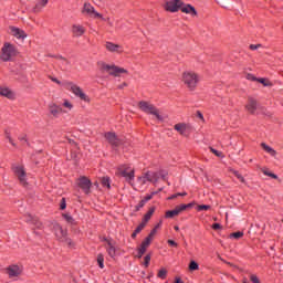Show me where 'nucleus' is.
I'll use <instances>...</instances> for the list:
<instances>
[{"label": "nucleus", "instance_id": "1", "mask_svg": "<svg viewBox=\"0 0 283 283\" xmlns=\"http://www.w3.org/2000/svg\"><path fill=\"white\" fill-rule=\"evenodd\" d=\"M167 176H169V172L166 170H159L158 172L156 171H147L144 174V177H139L138 180L142 182V185H145V182H153V185H156L158 180H165L167 181Z\"/></svg>", "mask_w": 283, "mask_h": 283}, {"label": "nucleus", "instance_id": "2", "mask_svg": "<svg viewBox=\"0 0 283 283\" xmlns=\"http://www.w3.org/2000/svg\"><path fill=\"white\" fill-rule=\"evenodd\" d=\"M97 65L101 72H106L107 74H109V76H120L122 74H127V70L115 64L98 62Z\"/></svg>", "mask_w": 283, "mask_h": 283}, {"label": "nucleus", "instance_id": "3", "mask_svg": "<svg viewBox=\"0 0 283 283\" xmlns=\"http://www.w3.org/2000/svg\"><path fill=\"white\" fill-rule=\"evenodd\" d=\"M182 82L189 90H196V86L200 82V76L195 72H186L182 74Z\"/></svg>", "mask_w": 283, "mask_h": 283}, {"label": "nucleus", "instance_id": "4", "mask_svg": "<svg viewBox=\"0 0 283 283\" xmlns=\"http://www.w3.org/2000/svg\"><path fill=\"white\" fill-rule=\"evenodd\" d=\"M138 107H139V109H142V112H145V114H151L153 116H155L157 118V120H163V116H160L158 108H156V106H154V104L142 101V102H139Z\"/></svg>", "mask_w": 283, "mask_h": 283}, {"label": "nucleus", "instance_id": "5", "mask_svg": "<svg viewBox=\"0 0 283 283\" xmlns=\"http://www.w3.org/2000/svg\"><path fill=\"white\" fill-rule=\"evenodd\" d=\"M53 231H54L55 238H57V240H61V242H66V244L69 247H72V239H67V231L63 230L61 224L54 223Z\"/></svg>", "mask_w": 283, "mask_h": 283}, {"label": "nucleus", "instance_id": "6", "mask_svg": "<svg viewBox=\"0 0 283 283\" xmlns=\"http://www.w3.org/2000/svg\"><path fill=\"white\" fill-rule=\"evenodd\" d=\"M17 49H14V45L10 43H4V45L1 49L0 57L2 61H10L12 56H15Z\"/></svg>", "mask_w": 283, "mask_h": 283}, {"label": "nucleus", "instance_id": "7", "mask_svg": "<svg viewBox=\"0 0 283 283\" xmlns=\"http://www.w3.org/2000/svg\"><path fill=\"white\" fill-rule=\"evenodd\" d=\"M67 85L70 87V91L74 94V96H77V98H81V101H85V103L90 101V97H87V95L83 93V90L78 85L72 82H69Z\"/></svg>", "mask_w": 283, "mask_h": 283}, {"label": "nucleus", "instance_id": "8", "mask_svg": "<svg viewBox=\"0 0 283 283\" xmlns=\"http://www.w3.org/2000/svg\"><path fill=\"white\" fill-rule=\"evenodd\" d=\"M182 6V0H167L165 1L164 8L167 12H178Z\"/></svg>", "mask_w": 283, "mask_h": 283}, {"label": "nucleus", "instance_id": "9", "mask_svg": "<svg viewBox=\"0 0 283 283\" xmlns=\"http://www.w3.org/2000/svg\"><path fill=\"white\" fill-rule=\"evenodd\" d=\"M105 138L107 143H109V145H112L114 148L120 147V145H123V138L116 136V133L108 132L105 134Z\"/></svg>", "mask_w": 283, "mask_h": 283}, {"label": "nucleus", "instance_id": "10", "mask_svg": "<svg viewBox=\"0 0 283 283\" xmlns=\"http://www.w3.org/2000/svg\"><path fill=\"white\" fill-rule=\"evenodd\" d=\"M82 12L84 14H90L91 17H93V19H102L103 21H105V18H103V14L96 12L94 7L90 3H84V8H83Z\"/></svg>", "mask_w": 283, "mask_h": 283}, {"label": "nucleus", "instance_id": "11", "mask_svg": "<svg viewBox=\"0 0 283 283\" xmlns=\"http://www.w3.org/2000/svg\"><path fill=\"white\" fill-rule=\"evenodd\" d=\"M13 171L17 178L19 179L20 185H23V186L28 185V180L25 179L27 178L25 168L23 166H14Z\"/></svg>", "mask_w": 283, "mask_h": 283}, {"label": "nucleus", "instance_id": "12", "mask_svg": "<svg viewBox=\"0 0 283 283\" xmlns=\"http://www.w3.org/2000/svg\"><path fill=\"white\" fill-rule=\"evenodd\" d=\"M189 207H191V203L177 206L174 210H168L166 212V218H174L176 216H180V213H182V211H187Z\"/></svg>", "mask_w": 283, "mask_h": 283}, {"label": "nucleus", "instance_id": "13", "mask_svg": "<svg viewBox=\"0 0 283 283\" xmlns=\"http://www.w3.org/2000/svg\"><path fill=\"white\" fill-rule=\"evenodd\" d=\"M77 186L84 191V193H90V189H92V181L87 177H81L77 180Z\"/></svg>", "mask_w": 283, "mask_h": 283}, {"label": "nucleus", "instance_id": "14", "mask_svg": "<svg viewBox=\"0 0 283 283\" xmlns=\"http://www.w3.org/2000/svg\"><path fill=\"white\" fill-rule=\"evenodd\" d=\"M174 129L180 134V136H187V132L191 129V126L186 123H178L174 126Z\"/></svg>", "mask_w": 283, "mask_h": 283}, {"label": "nucleus", "instance_id": "15", "mask_svg": "<svg viewBox=\"0 0 283 283\" xmlns=\"http://www.w3.org/2000/svg\"><path fill=\"white\" fill-rule=\"evenodd\" d=\"M49 112L51 116H53L54 118H59V116L63 114V108H61V106L56 105L55 103H52L49 105Z\"/></svg>", "mask_w": 283, "mask_h": 283}, {"label": "nucleus", "instance_id": "16", "mask_svg": "<svg viewBox=\"0 0 283 283\" xmlns=\"http://www.w3.org/2000/svg\"><path fill=\"white\" fill-rule=\"evenodd\" d=\"M10 32H11L12 36H15V39L23 40L28 36V34H25V31H23L19 28L11 27Z\"/></svg>", "mask_w": 283, "mask_h": 283}, {"label": "nucleus", "instance_id": "17", "mask_svg": "<svg viewBox=\"0 0 283 283\" xmlns=\"http://www.w3.org/2000/svg\"><path fill=\"white\" fill-rule=\"evenodd\" d=\"M149 244H151V240L150 238H146L138 250L137 258H143V255H145V252L147 251Z\"/></svg>", "mask_w": 283, "mask_h": 283}, {"label": "nucleus", "instance_id": "18", "mask_svg": "<svg viewBox=\"0 0 283 283\" xmlns=\"http://www.w3.org/2000/svg\"><path fill=\"white\" fill-rule=\"evenodd\" d=\"M7 271L9 277H19V275H21V268H19V265H11Z\"/></svg>", "mask_w": 283, "mask_h": 283}, {"label": "nucleus", "instance_id": "19", "mask_svg": "<svg viewBox=\"0 0 283 283\" xmlns=\"http://www.w3.org/2000/svg\"><path fill=\"white\" fill-rule=\"evenodd\" d=\"M105 48L106 50H108V52H116L117 54H120L123 52V46L114 44L112 42H106Z\"/></svg>", "mask_w": 283, "mask_h": 283}, {"label": "nucleus", "instance_id": "20", "mask_svg": "<svg viewBox=\"0 0 283 283\" xmlns=\"http://www.w3.org/2000/svg\"><path fill=\"white\" fill-rule=\"evenodd\" d=\"M245 108L250 114H255V111L258 109V102L253 97H249Z\"/></svg>", "mask_w": 283, "mask_h": 283}, {"label": "nucleus", "instance_id": "21", "mask_svg": "<svg viewBox=\"0 0 283 283\" xmlns=\"http://www.w3.org/2000/svg\"><path fill=\"white\" fill-rule=\"evenodd\" d=\"M72 33L73 36H83L85 34V28L81 24H73Z\"/></svg>", "mask_w": 283, "mask_h": 283}, {"label": "nucleus", "instance_id": "22", "mask_svg": "<svg viewBox=\"0 0 283 283\" xmlns=\"http://www.w3.org/2000/svg\"><path fill=\"white\" fill-rule=\"evenodd\" d=\"M179 10H181V12H185V14H190L191 17H196L198 14L196 8L191 7V4H187L185 7L181 6Z\"/></svg>", "mask_w": 283, "mask_h": 283}, {"label": "nucleus", "instance_id": "23", "mask_svg": "<svg viewBox=\"0 0 283 283\" xmlns=\"http://www.w3.org/2000/svg\"><path fill=\"white\" fill-rule=\"evenodd\" d=\"M50 0H40L32 9V12L38 13L41 12V10H43V8H45L48 6V2Z\"/></svg>", "mask_w": 283, "mask_h": 283}, {"label": "nucleus", "instance_id": "24", "mask_svg": "<svg viewBox=\"0 0 283 283\" xmlns=\"http://www.w3.org/2000/svg\"><path fill=\"white\" fill-rule=\"evenodd\" d=\"M106 242H107L106 251L109 258H114L116 255V248L114 247V242L111 240H106Z\"/></svg>", "mask_w": 283, "mask_h": 283}, {"label": "nucleus", "instance_id": "25", "mask_svg": "<svg viewBox=\"0 0 283 283\" xmlns=\"http://www.w3.org/2000/svg\"><path fill=\"white\" fill-rule=\"evenodd\" d=\"M0 96H6L7 98H14V93L8 87L0 86Z\"/></svg>", "mask_w": 283, "mask_h": 283}, {"label": "nucleus", "instance_id": "26", "mask_svg": "<svg viewBox=\"0 0 283 283\" xmlns=\"http://www.w3.org/2000/svg\"><path fill=\"white\" fill-rule=\"evenodd\" d=\"M120 176L126 178V180L130 181L134 180V169H127L125 168L124 170L120 171Z\"/></svg>", "mask_w": 283, "mask_h": 283}, {"label": "nucleus", "instance_id": "27", "mask_svg": "<svg viewBox=\"0 0 283 283\" xmlns=\"http://www.w3.org/2000/svg\"><path fill=\"white\" fill-rule=\"evenodd\" d=\"M261 147L266 151V154H270V156H272L273 158L277 156V151H275V149H273L271 146L266 145V143H261Z\"/></svg>", "mask_w": 283, "mask_h": 283}, {"label": "nucleus", "instance_id": "28", "mask_svg": "<svg viewBox=\"0 0 283 283\" xmlns=\"http://www.w3.org/2000/svg\"><path fill=\"white\" fill-rule=\"evenodd\" d=\"M156 211V208H150L148 212L144 216L143 222L147 224L148 220H151V217L154 216V212Z\"/></svg>", "mask_w": 283, "mask_h": 283}, {"label": "nucleus", "instance_id": "29", "mask_svg": "<svg viewBox=\"0 0 283 283\" xmlns=\"http://www.w3.org/2000/svg\"><path fill=\"white\" fill-rule=\"evenodd\" d=\"M258 83H261L264 87H271V81L264 77L256 78Z\"/></svg>", "mask_w": 283, "mask_h": 283}, {"label": "nucleus", "instance_id": "30", "mask_svg": "<svg viewBox=\"0 0 283 283\" xmlns=\"http://www.w3.org/2000/svg\"><path fill=\"white\" fill-rule=\"evenodd\" d=\"M27 222H32V224H35L38 229L41 227V222H39V220L32 216H29Z\"/></svg>", "mask_w": 283, "mask_h": 283}, {"label": "nucleus", "instance_id": "31", "mask_svg": "<svg viewBox=\"0 0 283 283\" xmlns=\"http://www.w3.org/2000/svg\"><path fill=\"white\" fill-rule=\"evenodd\" d=\"M105 258L103 256V254H98L97 255V264L99 266V269H105Z\"/></svg>", "mask_w": 283, "mask_h": 283}, {"label": "nucleus", "instance_id": "32", "mask_svg": "<svg viewBox=\"0 0 283 283\" xmlns=\"http://www.w3.org/2000/svg\"><path fill=\"white\" fill-rule=\"evenodd\" d=\"M262 174H264V176H269L270 178H273L274 180H277V175L269 171V169H262Z\"/></svg>", "mask_w": 283, "mask_h": 283}, {"label": "nucleus", "instance_id": "33", "mask_svg": "<svg viewBox=\"0 0 283 283\" xmlns=\"http://www.w3.org/2000/svg\"><path fill=\"white\" fill-rule=\"evenodd\" d=\"M210 151L217 156V158H224V154L222 151L216 150V148L210 147Z\"/></svg>", "mask_w": 283, "mask_h": 283}, {"label": "nucleus", "instance_id": "34", "mask_svg": "<svg viewBox=\"0 0 283 283\" xmlns=\"http://www.w3.org/2000/svg\"><path fill=\"white\" fill-rule=\"evenodd\" d=\"M244 235V232H233L230 234V238H234V240H240V238H242Z\"/></svg>", "mask_w": 283, "mask_h": 283}, {"label": "nucleus", "instance_id": "35", "mask_svg": "<svg viewBox=\"0 0 283 283\" xmlns=\"http://www.w3.org/2000/svg\"><path fill=\"white\" fill-rule=\"evenodd\" d=\"M101 182L103 185V187H107V189H109L111 185H109V177H103L101 179Z\"/></svg>", "mask_w": 283, "mask_h": 283}, {"label": "nucleus", "instance_id": "36", "mask_svg": "<svg viewBox=\"0 0 283 283\" xmlns=\"http://www.w3.org/2000/svg\"><path fill=\"white\" fill-rule=\"evenodd\" d=\"M158 229H160V223L157 224L149 233V235L147 238H150V240L156 235V231H158Z\"/></svg>", "mask_w": 283, "mask_h": 283}, {"label": "nucleus", "instance_id": "37", "mask_svg": "<svg viewBox=\"0 0 283 283\" xmlns=\"http://www.w3.org/2000/svg\"><path fill=\"white\" fill-rule=\"evenodd\" d=\"M158 277H160V280H165V277H167V270L165 269L159 270Z\"/></svg>", "mask_w": 283, "mask_h": 283}, {"label": "nucleus", "instance_id": "38", "mask_svg": "<svg viewBox=\"0 0 283 283\" xmlns=\"http://www.w3.org/2000/svg\"><path fill=\"white\" fill-rule=\"evenodd\" d=\"M198 211H209V209H211V206H207V205H200L197 207Z\"/></svg>", "mask_w": 283, "mask_h": 283}, {"label": "nucleus", "instance_id": "39", "mask_svg": "<svg viewBox=\"0 0 283 283\" xmlns=\"http://www.w3.org/2000/svg\"><path fill=\"white\" fill-rule=\"evenodd\" d=\"M190 271H198V263L196 261H191L189 264Z\"/></svg>", "mask_w": 283, "mask_h": 283}, {"label": "nucleus", "instance_id": "40", "mask_svg": "<svg viewBox=\"0 0 283 283\" xmlns=\"http://www.w3.org/2000/svg\"><path fill=\"white\" fill-rule=\"evenodd\" d=\"M233 174H234L235 178H238V180H240V182H245L244 177H242L241 174L238 172V170H233Z\"/></svg>", "mask_w": 283, "mask_h": 283}, {"label": "nucleus", "instance_id": "41", "mask_svg": "<svg viewBox=\"0 0 283 283\" xmlns=\"http://www.w3.org/2000/svg\"><path fill=\"white\" fill-rule=\"evenodd\" d=\"M6 138L9 140V143H10L13 147H17V144H14V140H12V137L10 136V133L6 132Z\"/></svg>", "mask_w": 283, "mask_h": 283}, {"label": "nucleus", "instance_id": "42", "mask_svg": "<svg viewBox=\"0 0 283 283\" xmlns=\"http://www.w3.org/2000/svg\"><path fill=\"white\" fill-rule=\"evenodd\" d=\"M147 223H145L144 221L136 228V233H140V231H143L145 229Z\"/></svg>", "mask_w": 283, "mask_h": 283}, {"label": "nucleus", "instance_id": "43", "mask_svg": "<svg viewBox=\"0 0 283 283\" xmlns=\"http://www.w3.org/2000/svg\"><path fill=\"white\" fill-rule=\"evenodd\" d=\"M149 262H151V255L147 254L144 259V265L149 266Z\"/></svg>", "mask_w": 283, "mask_h": 283}, {"label": "nucleus", "instance_id": "44", "mask_svg": "<svg viewBox=\"0 0 283 283\" xmlns=\"http://www.w3.org/2000/svg\"><path fill=\"white\" fill-rule=\"evenodd\" d=\"M64 220H66V222H69L70 224H72V222H74V218H72V216L70 214H63Z\"/></svg>", "mask_w": 283, "mask_h": 283}, {"label": "nucleus", "instance_id": "45", "mask_svg": "<svg viewBox=\"0 0 283 283\" xmlns=\"http://www.w3.org/2000/svg\"><path fill=\"white\" fill-rule=\"evenodd\" d=\"M145 207V201L140 200L139 203L135 207V211H140Z\"/></svg>", "mask_w": 283, "mask_h": 283}, {"label": "nucleus", "instance_id": "46", "mask_svg": "<svg viewBox=\"0 0 283 283\" xmlns=\"http://www.w3.org/2000/svg\"><path fill=\"white\" fill-rule=\"evenodd\" d=\"M250 280H251V282H253V283H260V279H258V276H256L255 274H252V275L250 276Z\"/></svg>", "mask_w": 283, "mask_h": 283}, {"label": "nucleus", "instance_id": "47", "mask_svg": "<svg viewBox=\"0 0 283 283\" xmlns=\"http://www.w3.org/2000/svg\"><path fill=\"white\" fill-rule=\"evenodd\" d=\"M67 205L65 203V198H62L61 203H60V209H65Z\"/></svg>", "mask_w": 283, "mask_h": 283}, {"label": "nucleus", "instance_id": "48", "mask_svg": "<svg viewBox=\"0 0 283 283\" xmlns=\"http://www.w3.org/2000/svg\"><path fill=\"white\" fill-rule=\"evenodd\" d=\"M151 198H154V195H148L142 201H145L146 205L147 202H149V200H151Z\"/></svg>", "mask_w": 283, "mask_h": 283}, {"label": "nucleus", "instance_id": "49", "mask_svg": "<svg viewBox=\"0 0 283 283\" xmlns=\"http://www.w3.org/2000/svg\"><path fill=\"white\" fill-rule=\"evenodd\" d=\"M248 81H258V77H255L253 74L247 75Z\"/></svg>", "mask_w": 283, "mask_h": 283}, {"label": "nucleus", "instance_id": "50", "mask_svg": "<svg viewBox=\"0 0 283 283\" xmlns=\"http://www.w3.org/2000/svg\"><path fill=\"white\" fill-rule=\"evenodd\" d=\"M259 48H262V44H251L250 50H258Z\"/></svg>", "mask_w": 283, "mask_h": 283}, {"label": "nucleus", "instance_id": "51", "mask_svg": "<svg viewBox=\"0 0 283 283\" xmlns=\"http://www.w3.org/2000/svg\"><path fill=\"white\" fill-rule=\"evenodd\" d=\"M212 229H214V231H218V229H222V226H220V223H213Z\"/></svg>", "mask_w": 283, "mask_h": 283}, {"label": "nucleus", "instance_id": "52", "mask_svg": "<svg viewBox=\"0 0 283 283\" xmlns=\"http://www.w3.org/2000/svg\"><path fill=\"white\" fill-rule=\"evenodd\" d=\"M50 78L53 83H56L57 85H61V81H59L56 77L50 76Z\"/></svg>", "mask_w": 283, "mask_h": 283}, {"label": "nucleus", "instance_id": "53", "mask_svg": "<svg viewBox=\"0 0 283 283\" xmlns=\"http://www.w3.org/2000/svg\"><path fill=\"white\" fill-rule=\"evenodd\" d=\"M67 109H72V103L65 101L63 104Z\"/></svg>", "mask_w": 283, "mask_h": 283}, {"label": "nucleus", "instance_id": "54", "mask_svg": "<svg viewBox=\"0 0 283 283\" xmlns=\"http://www.w3.org/2000/svg\"><path fill=\"white\" fill-rule=\"evenodd\" d=\"M168 244L170 247H178V243H176V241H174V240H168Z\"/></svg>", "mask_w": 283, "mask_h": 283}, {"label": "nucleus", "instance_id": "55", "mask_svg": "<svg viewBox=\"0 0 283 283\" xmlns=\"http://www.w3.org/2000/svg\"><path fill=\"white\" fill-rule=\"evenodd\" d=\"M19 140H20L21 143H28V139L25 138V136H20V137H19Z\"/></svg>", "mask_w": 283, "mask_h": 283}, {"label": "nucleus", "instance_id": "56", "mask_svg": "<svg viewBox=\"0 0 283 283\" xmlns=\"http://www.w3.org/2000/svg\"><path fill=\"white\" fill-rule=\"evenodd\" d=\"M117 87H118V90H123L124 87H127V83L124 82L123 84L118 85Z\"/></svg>", "mask_w": 283, "mask_h": 283}, {"label": "nucleus", "instance_id": "57", "mask_svg": "<svg viewBox=\"0 0 283 283\" xmlns=\"http://www.w3.org/2000/svg\"><path fill=\"white\" fill-rule=\"evenodd\" d=\"M197 116H198V118H200L201 120H205V116H202V113L197 112Z\"/></svg>", "mask_w": 283, "mask_h": 283}, {"label": "nucleus", "instance_id": "58", "mask_svg": "<svg viewBox=\"0 0 283 283\" xmlns=\"http://www.w3.org/2000/svg\"><path fill=\"white\" fill-rule=\"evenodd\" d=\"M175 198H178V193L172 195L171 197H169V200H174Z\"/></svg>", "mask_w": 283, "mask_h": 283}, {"label": "nucleus", "instance_id": "59", "mask_svg": "<svg viewBox=\"0 0 283 283\" xmlns=\"http://www.w3.org/2000/svg\"><path fill=\"white\" fill-rule=\"evenodd\" d=\"M175 282L176 283H185V282H182V280H180V277H177Z\"/></svg>", "mask_w": 283, "mask_h": 283}, {"label": "nucleus", "instance_id": "60", "mask_svg": "<svg viewBox=\"0 0 283 283\" xmlns=\"http://www.w3.org/2000/svg\"><path fill=\"white\" fill-rule=\"evenodd\" d=\"M136 235H138V232H136V230L133 232L132 238H136Z\"/></svg>", "mask_w": 283, "mask_h": 283}, {"label": "nucleus", "instance_id": "61", "mask_svg": "<svg viewBox=\"0 0 283 283\" xmlns=\"http://www.w3.org/2000/svg\"><path fill=\"white\" fill-rule=\"evenodd\" d=\"M177 196H187V192L177 193Z\"/></svg>", "mask_w": 283, "mask_h": 283}, {"label": "nucleus", "instance_id": "62", "mask_svg": "<svg viewBox=\"0 0 283 283\" xmlns=\"http://www.w3.org/2000/svg\"><path fill=\"white\" fill-rule=\"evenodd\" d=\"M175 231H180V228L178 226H175Z\"/></svg>", "mask_w": 283, "mask_h": 283}, {"label": "nucleus", "instance_id": "63", "mask_svg": "<svg viewBox=\"0 0 283 283\" xmlns=\"http://www.w3.org/2000/svg\"><path fill=\"white\" fill-rule=\"evenodd\" d=\"M228 265H229V266H233V264H231L230 262H228Z\"/></svg>", "mask_w": 283, "mask_h": 283}, {"label": "nucleus", "instance_id": "64", "mask_svg": "<svg viewBox=\"0 0 283 283\" xmlns=\"http://www.w3.org/2000/svg\"><path fill=\"white\" fill-rule=\"evenodd\" d=\"M63 61H64L65 63H67V60L63 59Z\"/></svg>", "mask_w": 283, "mask_h": 283}]
</instances>
